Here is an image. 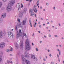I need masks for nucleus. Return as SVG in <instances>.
Instances as JSON below:
<instances>
[{"instance_id":"nucleus-1","label":"nucleus","mask_w":64,"mask_h":64,"mask_svg":"<svg viewBox=\"0 0 64 64\" xmlns=\"http://www.w3.org/2000/svg\"><path fill=\"white\" fill-rule=\"evenodd\" d=\"M15 3L14 0H11L8 2V4L7 6L6 10L7 12H10L12 10V6Z\"/></svg>"},{"instance_id":"nucleus-2","label":"nucleus","mask_w":64,"mask_h":64,"mask_svg":"<svg viewBox=\"0 0 64 64\" xmlns=\"http://www.w3.org/2000/svg\"><path fill=\"white\" fill-rule=\"evenodd\" d=\"M29 40L28 38L26 39V40L25 43L26 44H27V45H26L25 46V49L27 51H28L29 50L31 49V45L29 44Z\"/></svg>"},{"instance_id":"nucleus-3","label":"nucleus","mask_w":64,"mask_h":64,"mask_svg":"<svg viewBox=\"0 0 64 64\" xmlns=\"http://www.w3.org/2000/svg\"><path fill=\"white\" fill-rule=\"evenodd\" d=\"M27 10V9L26 8H25L24 9L23 12L21 11L20 12L19 14V18H22L23 16V13H25Z\"/></svg>"},{"instance_id":"nucleus-4","label":"nucleus","mask_w":64,"mask_h":64,"mask_svg":"<svg viewBox=\"0 0 64 64\" xmlns=\"http://www.w3.org/2000/svg\"><path fill=\"white\" fill-rule=\"evenodd\" d=\"M8 36L10 38H12L13 37L14 35L10 31H8Z\"/></svg>"},{"instance_id":"nucleus-5","label":"nucleus","mask_w":64,"mask_h":64,"mask_svg":"<svg viewBox=\"0 0 64 64\" xmlns=\"http://www.w3.org/2000/svg\"><path fill=\"white\" fill-rule=\"evenodd\" d=\"M3 35L5 36L6 35V33L2 31V30H1L0 31V38H2Z\"/></svg>"},{"instance_id":"nucleus-6","label":"nucleus","mask_w":64,"mask_h":64,"mask_svg":"<svg viewBox=\"0 0 64 64\" xmlns=\"http://www.w3.org/2000/svg\"><path fill=\"white\" fill-rule=\"evenodd\" d=\"M34 10V8L33 9L31 10H29V13H30V16H34V12H33Z\"/></svg>"},{"instance_id":"nucleus-7","label":"nucleus","mask_w":64,"mask_h":64,"mask_svg":"<svg viewBox=\"0 0 64 64\" xmlns=\"http://www.w3.org/2000/svg\"><path fill=\"white\" fill-rule=\"evenodd\" d=\"M23 41L22 40H20V47L21 49V50H23Z\"/></svg>"},{"instance_id":"nucleus-8","label":"nucleus","mask_w":64,"mask_h":64,"mask_svg":"<svg viewBox=\"0 0 64 64\" xmlns=\"http://www.w3.org/2000/svg\"><path fill=\"white\" fill-rule=\"evenodd\" d=\"M5 46V43L4 42L1 43L0 44V48L2 49Z\"/></svg>"},{"instance_id":"nucleus-9","label":"nucleus","mask_w":64,"mask_h":64,"mask_svg":"<svg viewBox=\"0 0 64 64\" xmlns=\"http://www.w3.org/2000/svg\"><path fill=\"white\" fill-rule=\"evenodd\" d=\"M14 46L16 50H17L18 49V44L17 42H14Z\"/></svg>"},{"instance_id":"nucleus-10","label":"nucleus","mask_w":64,"mask_h":64,"mask_svg":"<svg viewBox=\"0 0 64 64\" xmlns=\"http://www.w3.org/2000/svg\"><path fill=\"white\" fill-rule=\"evenodd\" d=\"M27 20L26 19H24L22 21V23L24 25H26V21Z\"/></svg>"},{"instance_id":"nucleus-11","label":"nucleus","mask_w":64,"mask_h":64,"mask_svg":"<svg viewBox=\"0 0 64 64\" xmlns=\"http://www.w3.org/2000/svg\"><path fill=\"white\" fill-rule=\"evenodd\" d=\"M24 54L26 58H29V56L28 54L27 53V52H24Z\"/></svg>"},{"instance_id":"nucleus-12","label":"nucleus","mask_w":64,"mask_h":64,"mask_svg":"<svg viewBox=\"0 0 64 64\" xmlns=\"http://www.w3.org/2000/svg\"><path fill=\"white\" fill-rule=\"evenodd\" d=\"M6 14L5 13H4L2 14L1 16V17L2 18H4L6 17Z\"/></svg>"},{"instance_id":"nucleus-13","label":"nucleus","mask_w":64,"mask_h":64,"mask_svg":"<svg viewBox=\"0 0 64 64\" xmlns=\"http://www.w3.org/2000/svg\"><path fill=\"white\" fill-rule=\"evenodd\" d=\"M16 8H18V10H20L21 7L20 6V4L18 3L16 5Z\"/></svg>"},{"instance_id":"nucleus-14","label":"nucleus","mask_w":64,"mask_h":64,"mask_svg":"<svg viewBox=\"0 0 64 64\" xmlns=\"http://www.w3.org/2000/svg\"><path fill=\"white\" fill-rule=\"evenodd\" d=\"M18 26L22 28V27H23V24L22 23V22H20L19 24L18 25Z\"/></svg>"},{"instance_id":"nucleus-15","label":"nucleus","mask_w":64,"mask_h":64,"mask_svg":"<svg viewBox=\"0 0 64 64\" xmlns=\"http://www.w3.org/2000/svg\"><path fill=\"white\" fill-rule=\"evenodd\" d=\"M19 38V32L18 31L16 32V39H18Z\"/></svg>"},{"instance_id":"nucleus-16","label":"nucleus","mask_w":64,"mask_h":64,"mask_svg":"<svg viewBox=\"0 0 64 64\" xmlns=\"http://www.w3.org/2000/svg\"><path fill=\"white\" fill-rule=\"evenodd\" d=\"M31 58L32 59H34L35 58V56L34 54H31Z\"/></svg>"},{"instance_id":"nucleus-17","label":"nucleus","mask_w":64,"mask_h":64,"mask_svg":"<svg viewBox=\"0 0 64 64\" xmlns=\"http://www.w3.org/2000/svg\"><path fill=\"white\" fill-rule=\"evenodd\" d=\"M26 64H30V62L28 60H26Z\"/></svg>"},{"instance_id":"nucleus-18","label":"nucleus","mask_w":64,"mask_h":64,"mask_svg":"<svg viewBox=\"0 0 64 64\" xmlns=\"http://www.w3.org/2000/svg\"><path fill=\"white\" fill-rule=\"evenodd\" d=\"M29 24L30 25L31 27H32V24H31V20H29Z\"/></svg>"},{"instance_id":"nucleus-19","label":"nucleus","mask_w":64,"mask_h":64,"mask_svg":"<svg viewBox=\"0 0 64 64\" xmlns=\"http://www.w3.org/2000/svg\"><path fill=\"white\" fill-rule=\"evenodd\" d=\"M7 63H8V64H9V63H11V64H12L13 63V62H12V61H8V60H7Z\"/></svg>"},{"instance_id":"nucleus-20","label":"nucleus","mask_w":64,"mask_h":64,"mask_svg":"<svg viewBox=\"0 0 64 64\" xmlns=\"http://www.w3.org/2000/svg\"><path fill=\"white\" fill-rule=\"evenodd\" d=\"M21 54V53L20 52H18V53L17 54V56H16V58L17 60H18V58H17V56H20V55Z\"/></svg>"},{"instance_id":"nucleus-21","label":"nucleus","mask_w":64,"mask_h":64,"mask_svg":"<svg viewBox=\"0 0 64 64\" xmlns=\"http://www.w3.org/2000/svg\"><path fill=\"white\" fill-rule=\"evenodd\" d=\"M9 48H10V51L12 52V51H13V48H12L10 46Z\"/></svg>"},{"instance_id":"nucleus-22","label":"nucleus","mask_w":64,"mask_h":64,"mask_svg":"<svg viewBox=\"0 0 64 64\" xmlns=\"http://www.w3.org/2000/svg\"><path fill=\"white\" fill-rule=\"evenodd\" d=\"M33 60H34V61H37L38 60H37V58L36 57Z\"/></svg>"},{"instance_id":"nucleus-23","label":"nucleus","mask_w":64,"mask_h":64,"mask_svg":"<svg viewBox=\"0 0 64 64\" xmlns=\"http://www.w3.org/2000/svg\"><path fill=\"white\" fill-rule=\"evenodd\" d=\"M3 22V20L2 18H0V23Z\"/></svg>"},{"instance_id":"nucleus-24","label":"nucleus","mask_w":64,"mask_h":64,"mask_svg":"<svg viewBox=\"0 0 64 64\" xmlns=\"http://www.w3.org/2000/svg\"><path fill=\"white\" fill-rule=\"evenodd\" d=\"M2 2H0V9L2 7Z\"/></svg>"},{"instance_id":"nucleus-25","label":"nucleus","mask_w":64,"mask_h":64,"mask_svg":"<svg viewBox=\"0 0 64 64\" xmlns=\"http://www.w3.org/2000/svg\"><path fill=\"white\" fill-rule=\"evenodd\" d=\"M23 36H26V33H24V32H23Z\"/></svg>"},{"instance_id":"nucleus-26","label":"nucleus","mask_w":64,"mask_h":64,"mask_svg":"<svg viewBox=\"0 0 64 64\" xmlns=\"http://www.w3.org/2000/svg\"><path fill=\"white\" fill-rule=\"evenodd\" d=\"M3 2H6L7 1V0H2Z\"/></svg>"},{"instance_id":"nucleus-27","label":"nucleus","mask_w":64,"mask_h":64,"mask_svg":"<svg viewBox=\"0 0 64 64\" xmlns=\"http://www.w3.org/2000/svg\"><path fill=\"white\" fill-rule=\"evenodd\" d=\"M16 31L17 30V26H16Z\"/></svg>"},{"instance_id":"nucleus-28","label":"nucleus","mask_w":64,"mask_h":64,"mask_svg":"<svg viewBox=\"0 0 64 64\" xmlns=\"http://www.w3.org/2000/svg\"><path fill=\"white\" fill-rule=\"evenodd\" d=\"M6 52H9V50L8 49L6 50Z\"/></svg>"},{"instance_id":"nucleus-29","label":"nucleus","mask_w":64,"mask_h":64,"mask_svg":"<svg viewBox=\"0 0 64 64\" xmlns=\"http://www.w3.org/2000/svg\"><path fill=\"white\" fill-rule=\"evenodd\" d=\"M54 37H57V38L58 37V36L57 35H54Z\"/></svg>"},{"instance_id":"nucleus-30","label":"nucleus","mask_w":64,"mask_h":64,"mask_svg":"<svg viewBox=\"0 0 64 64\" xmlns=\"http://www.w3.org/2000/svg\"><path fill=\"white\" fill-rule=\"evenodd\" d=\"M20 34H21V30H19V31Z\"/></svg>"},{"instance_id":"nucleus-31","label":"nucleus","mask_w":64,"mask_h":64,"mask_svg":"<svg viewBox=\"0 0 64 64\" xmlns=\"http://www.w3.org/2000/svg\"><path fill=\"white\" fill-rule=\"evenodd\" d=\"M36 51H38V48H36Z\"/></svg>"},{"instance_id":"nucleus-32","label":"nucleus","mask_w":64,"mask_h":64,"mask_svg":"<svg viewBox=\"0 0 64 64\" xmlns=\"http://www.w3.org/2000/svg\"><path fill=\"white\" fill-rule=\"evenodd\" d=\"M58 52L59 55H61V52L60 51L59 52Z\"/></svg>"},{"instance_id":"nucleus-33","label":"nucleus","mask_w":64,"mask_h":64,"mask_svg":"<svg viewBox=\"0 0 64 64\" xmlns=\"http://www.w3.org/2000/svg\"><path fill=\"white\" fill-rule=\"evenodd\" d=\"M56 50L57 51H58V52H59V51H60V50H59V49H58V48H57L56 49Z\"/></svg>"},{"instance_id":"nucleus-34","label":"nucleus","mask_w":64,"mask_h":64,"mask_svg":"<svg viewBox=\"0 0 64 64\" xmlns=\"http://www.w3.org/2000/svg\"><path fill=\"white\" fill-rule=\"evenodd\" d=\"M48 55L50 56V57L52 56V55H51V54H49Z\"/></svg>"},{"instance_id":"nucleus-35","label":"nucleus","mask_w":64,"mask_h":64,"mask_svg":"<svg viewBox=\"0 0 64 64\" xmlns=\"http://www.w3.org/2000/svg\"><path fill=\"white\" fill-rule=\"evenodd\" d=\"M4 9V8H2L1 9V10H3Z\"/></svg>"},{"instance_id":"nucleus-36","label":"nucleus","mask_w":64,"mask_h":64,"mask_svg":"<svg viewBox=\"0 0 64 64\" xmlns=\"http://www.w3.org/2000/svg\"><path fill=\"white\" fill-rule=\"evenodd\" d=\"M57 56L58 58H59V55H58V54H57Z\"/></svg>"},{"instance_id":"nucleus-37","label":"nucleus","mask_w":64,"mask_h":64,"mask_svg":"<svg viewBox=\"0 0 64 64\" xmlns=\"http://www.w3.org/2000/svg\"><path fill=\"white\" fill-rule=\"evenodd\" d=\"M18 21L19 22H20V19L19 18L17 19Z\"/></svg>"},{"instance_id":"nucleus-38","label":"nucleus","mask_w":64,"mask_h":64,"mask_svg":"<svg viewBox=\"0 0 64 64\" xmlns=\"http://www.w3.org/2000/svg\"><path fill=\"white\" fill-rule=\"evenodd\" d=\"M51 64H54V62H51Z\"/></svg>"},{"instance_id":"nucleus-39","label":"nucleus","mask_w":64,"mask_h":64,"mask_svg":"<svg viewBox=\"0 0 64 64\" xmlns=\"http://www.w3.org/2000/svg\"><path fill=\"white\" fill-rule=\"evenodd\" d=\"M55 6H54L53 8V9L54 10H55Z\"/></svg>"},{"instance_id":"nucleus-40","label":"nucleus","mask_w":64,"mask_h":64,"mask_svg":"<svg viewBox=\"0 0 64 64\" xmlns=\"http://www.w3.org/2000/svg\"><path fill=\"white\" fill-rule=\"evenodd\" d=\"M46 6H48V3L47 2L46 3Z\"/></svg>"},{"instance_id":"nucleus-41","label":"nucleus","mask_w":64,"mask_h":64,"mask_svg":"<svg viewBox=\"0 0 64 64\" xmlns=\"http://www.w3.org/2000/svg\"><path fill=\"white\" fill-rule=\"evenodd\" d=\"M48 36L49 37H51V35L50 34H49L48 35Z\"/></svg>"},{"instance_id":"nucleus-42","label":"nucleus","mask_w":64,"mask_h":64,"mask_svg":"<svg viewBox=\"0 0 64 64\" xmlns=\"http://www.w3.org/2000/svg\"><path fill=\"white\" fill-rule=\"evenodd\" d=\"M39 26L40 28H41V25H39Z\"/></svg>"},{"instance_id":"nucleus-43","label":"nucleus","mask_w":64,"mask_h":64,"mask_svg":"<svg viewBox=\"0 0 64 64\" xmlns=\"http://www.w3.org/2000/svg\"><path fill=\"white\" fill-rule=\"evenodd\" d=\"M58 25L60 26H61V25L60 24V23H58Z\"/></svg>"},{"instance_id":"nucleus-44","label":"nucleus","mask_w":64,"mask_h":64,"mask_svg":"<svg viewBox=\"0 0 64 64\" xmlns=\"http://www.w3.org/2000/svg\"><path fill=\"white\" fill-rule=\"evenodd\" d=\"M38 3H39V0L37 1L36 2V4H38Z\"/></svg>"},{"instance_id":"nucleus-45","label":"nucleus","mask_w":64,"mask_h":64,"mask_svg":"<svg viewBox=\"0 0 64 64\" xmlns=\"http://www.w3.org/2000/svg\"><path fill=\"white\" fill-rule=\"evenodd\" d=\"M43 60L44 61H46V60H45V58H43Z\"/></svg>"},{"instance_id":"nucleus-46","label":"nucleus","mask_w":64,"mask_h":64,"mask_svg":"<svg viewBox=\"0 0 64 64\" xmlns=\"http://www.w3.org/2000/svg\"><path fill=\"white\" fill-rule=\"evenodd\" d=\"M59 46L60 47H62V46H61V44H60L59 45Z\"/></svg>"},{"instance_id":"nucleus-47","label":"nucleus","mask_w":64,"mask_h":64,"mask_svg":"<svg viewBox=\"0 0 64 64\" xmlns=\"http://www.w3.org/2000/svg\"><path fill=\"white\" fill-rule=\"evenodd\" d=\"M37 8H35V10H34V12H35V10H36Z\"/></svg>"},{"instance_id":"nucleus-48","label":"nucleus","mask_w":64,"mask_h":64,"mask_svg":"<svg viewBox=\"0 0 64 64\" xmlns=\"http://www.w3.org/2000/svg\"><path fill=\"white\" fill-rule=\"evenodd\" d=\"M37 12V10H36V11H35V12H36V13Z\"/></svg>"},{"instance_id":"nucleus-49","label":"nucleus","mask_w":64,"mask_h":64,"mask_svg":"<svg viewBox=\"0 0 64 64\" xmlns=\"http://www.w3.org/2000/svg\"><path fill=\"white\" fill-rule=\"evenodd\" d=\"M34 27H35L36 26V25L35 24H34Z\"/></svg>"},{"instance_id":"nucleus-50","label":"nucleus","mask_w":64,"mask_h":64,"mask_svg":"<svg viewBox=\"0 0 64 64\" xmlns=\"http://www.w3.org/2000/svg\"><path fill=\"white\" fill-rule=\"evenodd\" d=\"M48 52H50V50H49V49L48 50Z\"/></svg>"},{"instance_id":"nucleus-51","label":"nucleus","mask_w":64,"mask_h":64,"mask_svg":"<svg viewBox=\"0 0 64 64\" xmlns=\"http://www.w3.org/2000/svg\"><path fill=\"white\" fill-rule=\"evenodd\" d=\"M58 61L59 62H60V59H59V58H58Z\"/></svg>"},{"instance_id":"nucleus-52","label":"nucleus","mask_w":64,"mask_h":64,"mask_svg":"<svg viewBox=\"0 0 64 64\" xmlns=\"http://www.w3.org/2000/svg\"><path fill=\"white\" fill-rule=\"evenodd\" d=\"M40 9H42V6H40Z\"/></svg>"},{"instance_id":"nucleus-53","label":"nucleus","mask_w":64,"mask_h":64,"mask_svg":"<svg viewBox=\"0 0 64 64\" xmlns=\"http://www.w3.org/2000/svg\"><path fill=\"white\" fill-rule=\"evenodd\" d=\"M10 56H13V55L11 54H10Z\"/></svg>"},{"instance_id":"nucleus-54","label":"nucleus","mask_w":64,"mask_h":64,"mask_svg":"<svg viewBox=\"0 0 64 64\" xmlns=\"http://www.w3.org/2000/svg\"><path fill=\"white\" fill-rule=\"evenodd\" d=\"M39 58H40V59H41L42 58V57L41 56H40Z\"/></svg>"},{"instance_id":"nucleus-55","label":"nucleus","mask_w":64,"mask_h":64,"mask_svg":"<svg viewBox=\"0 0 64 64\" xmlns=\"http://www.w3.org/2000/svg\"><path fill=\"white\" fill-rule=\"evenodd\" d=\"M32 36H34V33L32 35Z\"/></svg>"},{"instance_id":"nucleus-56","label":"nucleus","mask_w":64,"mask_h":64,"mask_svg":"<svg viewBox=\"0 0 64 64\" xmlns=\"http://www.w3.org/2000/svg\"><path fill=\"white\" fill-rule=\"evenodd\" d=\"M32 46H34V44H33V43H32Z\"/></svg>"},{"instance_id":"nucleus-57","label":"nucleus","mask_w":64,"mask_h":64,"mask_svg":"<svg viewBox=\"0 0 64 64\" xmlns=\"http://www.w3.org/2000/svg\"><path fill=\"white\" fill-rule=\"evenodd\" d=\"M44 37L45 38H46V36H44Z\"/></svg>"},{"instance_id":"nucleus-58","label":"nucleus","mask_w":64,"mask_h":64,"mask_svg":"<svg viewBox=\"0 0 64 64\" xmlns=\"http://www.w3.org/2000/svg\"><path fill=\"white\" fill-rule=\"evenodd\" d=\"M40 43H42V41H41V40L40 41Z\"/></svg>"},{"instance_id":"nucleus-59","label":"nucleus","mask_w":64,"mask_h":64,"mask_svg":"<svg viewBox=\"0 0 64 64\" xmlns=\"http://www.w3.org/2000/svg\"><path fill=\"white\" fill-rule=\"evenodd\" d=\"M46 59H47V58H48L47 56H46Z\"/></svg>"},{"instance_id":"nucleus-60","label":"nucleus","mask_w":64,"mask_h":64,"mask_svg":"<svg viewBox=\"0 0 64 64\" xmlns=\"http://www.w3.org/2000/svg\"><path fill=\"white\" fill-rule=\"evenodd\" d=\"M38 24H40V22H38Z\"/></svg>"},{"instance_id":"nucleus-61","label":"nucleus","mask_w":64,"mask_h":64,"mask_svg":"<svg viewBox=\"0 0 64 64\" xmlns=\"http://www.w3.org/2000/svg\"><path fill=\"white\" fill-rule=\"evenodd\" d=\"M62 39H64V38H63V37H62Z\"/></svg>"},{"instance_id":"nucleus-62","label":"nucleus","mask_w":64,"mask_h":64,"mask_svg":"<svg viewBox=\"0 0 64 64\" xmlns=\"http://www.w3.org/2000/svg\"><path fill=\"white\" fill-rule=\"evenodd\" d=\"M47 24H49V22H48V23H47Z\"/></svg>"},{"instance_id":"nucleus-63","label":"nucleus","mask_w":64,"mask_h":64,"mask_svg":"<svg viewBox=\"0 0 64 64\" xmlns=\"http://www.w3.org/2000/svg\"><path fill=\"white\" fill-rule=\"evenodd\" d=\"M37 4V6H38V5H39V3H38Z\"/></svg>"},{"instance_id":"nucleus-64","label":"nucleus","mask_w":64,"mask_h":64,"mask_svg":"<svg viewBox=\"0 0 64 64\" xmlns=\"http://www.w3.org/2000/svg\"><path fill=\"white\" fill-rule=\"evenodd\" d=\"M62 63L63 64H64V60H63L62 62Z\"/></svg>"}]
</instances>
